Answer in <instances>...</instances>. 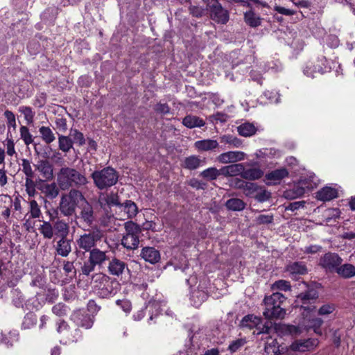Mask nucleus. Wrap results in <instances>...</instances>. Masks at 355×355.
<instances>
[{"mask_svg":"<svg viewBox=\"0 0 355 355\" xmlns=\"http://www.w3.org/2000/svg\"><path fill=\"white\" fill-rule=\"evenodd\" d=\"M89 182L86 176L75 168L62 167L57 175V183L62 190H66L73 186L80 187Z\"/></svg>","mask_w":355,"mask_h":355,"instance_id":"1","label":"nucleus"},{"mask_svg":"<svg viewBox=\"0 0 355 355\" xmlns=\"http://www.w3.org/2000/svg\"><path fill=\"white\" fill-rule=\"evenodd\" d=\"M92 286L98 296L107 298L116 293L118 283L108 275L98 272L92 276Z\"/></svg>","mask_w":355,"mask_h":355,"instance_id":"2","label":"nucleus"},{"mask_svg":"<svg viewBox=\"0 0 355 355\" xmlns=\"http://www.w3.org/2000/svg\"><path fill=\"white\" fill-rule=\"evenodd\" d=\"M285 300V296L279 292H275L270 295L266 296L263 300L265 309L263 314L264 317L266 319H283L286 311L281 307V305Z\"/></svg>","mask_w":355,"mask_h":355,"instance_id":"3","label":"nucleus"},{"mask_svg":"<svg viewBox=\"0 0 355 355\" xmlns=\"http://www.w3.org/2000/svg\"><path fill=\"white\" fill-rule=\"evenodd\" d=\"M83 200H85V197L83 193L78 189H72L61 196L58 209L63 216H71L75 213L79 202Z\"/></svg>","mask_w":355,"mask_h":355,"instance_id":"4","label":"nucleus"},{"mask_svg":"<svg viewBox=\"0 0 355 355\" xmlns=\"http://www.w3.org/2000/svg\"><path fill=\"white\" fill-rule=\"evenodd\" d=\"M94 184L100 190L110 188L115 185L118 181L119 175L112 167H106L102 170L95 171L91 175Z\"/></svg>","mask_w":355,"mask_h":355,"instance_id":"5","label":"nucleus"},{"mask_svg":"<svg viewBox=\"0 0 355 355\" xmlns=\"http://www.w3.org/2000/svg\"><path fill=\"white\" fill-rule=\"evenodd\" d=\"M331 69L328 61L323 55L312 58L307 61L302 68L303 73L309 78H314L317 74H323Z\"/></svg>","mask_w":355,"mask_h":355,"instance_id":"6","label":"nucleus"},{"mask_svg":"<svg viewBox=\"0 0 355 355\" xmlns=\"http://www.w3.org/2000/svg\"><path fill=\"white\" fill-rule=\"evenodd\" d=\"M125 234L121 240L123 246L128 250H135L139 244V236L141 232V227L132 221L125 223Z\"/></svg>","mask_w":355,"mask_h":355,"instance_id":"7","label":"nucleus"},{"mask_svg":"<svg viewBox=\"0 0 355 355\" xmlns=\"http://www.w3.org/2000/svg\"><path fill=\"white\" fill-rule=\"evenodd\" d=\"M102 236V232L98 229L84 233L76 240L77 248L84 252H90L96 246V243L101 241Z\"/></svg>","mask_w":355,"mask_h":355,"instance_id":"8","label":"nucleus"},{"mask_svg":"<svg viewBox=\"0 0 355 355\" xmlns=\"http://www.w3.org/2000/svg\"><path fill=\"white\" fill-rule=\"evenodd\" d=\"M240 327L250 330L254 329L253 334L256 335L268 334L270 331V327L262 323L261 318L254 315L244 316L240 322Z\"/></svg>","mask_w":355,"mask_h":355,"instance_id":"9","label":"nucleus"},{"mask_svg":"<svg viewBox=\"0 0 355 355\" xmlns=\"http://www.w3.org/2000/svg\"><path fill=\"white\" fill-rule=\"evenodd\" d=\"M210 11L211 18L217 23L225 24L229 20V14L216 0H205Z\"/></svg>","mask_w":355,"mask_h":355,"instance_id":"10","label":"nucleus"},{"mask_svg":"<svg viewBox=\"0 0 355 355\" xmlns=\"http://www.w3.org/2000/svg\"><path fill=\"white\" fill-rule=\"evenodd\" d=\"M318 297V295L316 291L313 289L297 295L296 302L298 304H300L301 308L304 309L302 314L305 318L308 317L309 312L315 310V307L311 304V302H313Z\"/></svg>","mask_w":355,"mask_h":355,"instance_id":"11","label":"nucleus"},{"mask_svg":"<svg viewBox=\"0 0 355 355\" xmlns=\"http://www.w3.org/2000/svg\"><path fill=\"white\" fill-rule=\"evenodd\" d=\"M84 203L80 207V211L76 216V219L81 225L85 227H91L96 220V216L92 205L85 199Z\"/></svg>","mask_w":355,"mask_h":355,"instance_id":"12","label":"nucleus"},{"mask_svg":"<svg viewBox=\"0 0 355 355\" xmlns=\"http://www.w3.org/2000/svg\"><path fill=\"white\" fill-rule=\"evenodd\" d=\"M58 333L60 335V342L62 344H68L73 342H77L80 338V331L75 329L73 334H71L69 327L67 322L62 321L58 323L57 328Z\"/></svg>","mask_w":355,"mask_h":355,"instance_id":"13","label":"nucleus"},{"mask_svg":"<svg viewBox=\"0 0 355 355\" xmlns=\"http://www.w3.org/2000/svg\"><path fill=\"white\" fill-rule=\"evenodd\" d=\"M318 344L319 340L317 338L295 340L290 345L289 349L293 352H306L314 350Z\"/></svg>","mask_w":355,"mask_h":355,"instance_id":"14","label":"nucleus"},{"mask_svg":"<svg viewBox=\"0 0 355 355\" xmlns=\"http://www.w3.org/2000/svg\"><path fill=\"white\" fill-rule=\"evenodd\" d=\"M343 259L338 254L328 252L324 254L320 259V265L327 270H336L338 266L341 264Z\"/></svg>","mask_w":355,"mask_h":355,"instance_id":"15","label":"nucleus"},{"mask_svg":"<svg viewBox=\"0 0 355 355\" xmlns=\"http://www.w3.org/2000/svg\"><path fill=\"white\" fill-rule=\"evenodd\" d=\"M98 203L103 209L112 206H119V197L116 193L113 191L101 192L98 196Z\"/></svg>","mask_w":355,"mask_h":355,"instance_id":"16","label":"nucleus"},{"mask_svg":"<svg viewBox=\"0 0 355 355\" xmlns=\"http://www.w3.org/2000/svg\"><path fill=\"white\" fill-rule=\"evenodd\" d=\"M71 320L76 325L86 329H90L94 324V316L82 311H74L71 315Z\"/></svg>","mask_w":355,"mask_h":355,"instance_id":"17","label":"nucleus"},{"mask_svg":"<svg viewBox=\"0 0 355 355\" xmlns=\"http://www.w3.org/2000/svg\"><path fill=\"white\" fill-rule=\"evenodd\" d=\"M245 153L241 151H228L220 154L216 159L220 164H231L243 160Z\"/></svg>","mask_w":355,"mask_h":355,"instance_id":"18","label":"nucleus"},{"mask_svg":"<svg viewBox=\"0 0 355 355\" xmlns=\"http://www.w3.org/2000/svg\"><path fill=\"white\" fill-rule=\"evenodd\" d=\"M288 171L285 168H278L274 170L265 176L266 180L268 181L267 184H277L279 182L288 176Z\"/></svg>","mask_w":355,"mask_h":355,"instance_id":"19","label":"nucleus"},{"mask_svg":"<svg viewBox=\"0 0 355 355\" xmlns=\"http://www.w3.org/2000/svg\"><path fill=\"white\" fill-rule=\"evenodd\" d=\"M36 169L46 180H51L53 178V166L45 159L39 160L35 164Z\"/></svg>","mask_w":355,"mask_h":355,"instance_id":"20","label":"nucleus"},{"mask_svg":"<svg viewBox=\"0 0 355 355\" xmlns=\"http://www.w3.org/2000/svg\"><path fill=\"white\" fill-rule=\"evenodd\" d=\"M128 269L126 263L116 258L112 259L108 264L107 270L112 275L119 277Z\"/></svg>","mask_w":355,"mask_h":355,"instance_id":"21","label":"nucleus"},{"mask_svg":"<svg viewBox=\"0 0 355 355\" xmlns=\"http://www.w3.org/2000/svg\"><path fill=\"white\" fill-rule=\"evenodd\" d=\"M141 257L146 261L155 264L161 259L159 251L153 247H145L141 250Z\"/></svg>","mask_w":355,"mask_h":355,"instance_id":"22","label":"nucleus"},{"mask_svg":"<svg viewBox=\"0 0 355 355\" xmlns=\"http://www.w3.org/2000/svg\"><path fill=\"white\" fill-rule=\"evenodd\" d=\"M89 261H92L95 266H101L107 261L109 260V257L107 252L102 251L98 248H93L89 252Z\"/></svg>","mask_w":355,"mask_h":355,"instance_id":"23","label":"nucleus"},{"mask_svg":"<svg viewBox=\"0 0 355 355\" xmlns=\"http://www.w3.org/2000/svg\"><path fill=\"white\" fill-rule=\"evenodd\" d=\"M55 252L58 255L66 257L71 251V240L67 237L60 238L55 246Z\"/></svg>","mask_w":355,"mask_h":355,"instance_id":"24","label":"nucleus"},{"mask_svg":"<svg viewBox=\"0 0 355 355\" xmlns=\"http://www.w3.org/2000/svg\"><path fill=\"white\" fill-rule=\"evenodd\" d=\"M205 163V159H201L197 155H191L184 159L183 167L189 170H195L204 166Z\"/></svg>","mask_w":355,"mask_h":355,"instance_id":"25","label":"nucleus"},{"mask_svg":"<svg viewBox=\"0 0 355 355\" xmlns=\"http://www.w3.org/2000/svg\"><path fill=\"white\" fill-rule=\"evenodd\" d=\"M208 297L207 292L205 290L198 288L191 293L190 300L195 307L200 306Z\"/></svg>","mask_w":355,"mask_h":355,"instance_id":"26","label":"nucleus"},{"mask_svg":"<svg viewBox=\"0 0 355 355\" xmlns=\"http://www.w3.org/2000/svg\"><path fill=\"white\" fill-rule=\"evenodd\" d=\"M276 332L281 336L291 334L297 336L300 334L301 331L299 327L293 325H288L286 324H277L275 326Z\"/></svg>","mask_w":355,"mask_h":355,"instance_id":"27","label":"nucleus"},{"mask_svg":"<svg viewBox=\"0 0 355 355\" xmlns=\"http://www.w3.org/2000/svg\"><path fill=\"white\" fill-rule=\"evenodd\" d=\"M338 196L336 189L331 187H324L317 192V198L322 201H329Z\"/></svg>","mask_w":355,"mask_h":355,"instance_id":"28","label":"nucleus"},{"mask_svg":"<svg viewBox=\"0 0 355 355\" xmlns=\"http://www.w3.org/2000/svg\"><path fill=\"white\" fill-rule=\"evenodd\" d=\"M194 146L200 151H209L218 148L219 144L214 139H203L196 141Z\"/></svg>","mask_w":355,"mask_h":355,"instance_id":"29","label":"nucleus"},{"mask_svg":"<svg viewBox=\"0 0 355 355\" xmlns=\"http://www.w3.org/2000/svg\"><path fill=\"white\" fill-rule=\"evenodd\" d=\"M54 234L60 238L67 237L69 232V224L62 219H58L53 223Z\"/></svg>","mask_w":355,"mask_h":355,"instance_id":"30","label":"nucleus"},{"mask_svg":"<svg viewBox=\"0 0 355 355\" xmlns=\"http://www.w3.org/2000/svg\"><path fill=\"white\" fill-rule=\"evenodd\" d=\"M119 207L121 210L124 211L125 214H126L127 219L133 218L138 214L137 205L131 200H126L123 204L120 203Z\"/></svg>","mask_w":355,"mask_h":355,"instance_id":"31","label":"nucleus"},{"mask_svg":"<svg viewBox=\"0 0 355 355\" xmlns=\"http://www.w3.org/2000/svg\"><path fill=\"white\" fill-rule=\"evenodd\" d=\"M243 165L242 164H230L220 168L221 174L225 176H235L241 174L242 176Z\"/></svg>","mask_w":355,"mask_h":355,"instance_id":"32","label":"nucleus"},{"mask_svg":"<svg viewBox=\"0 0 355 355\" xmlns=\"http://www.w3.org/2000/svg\"><path fill=\"white\" fill-rule=\"evenodd\" d=\"M263 175V171L259 167H252L243 169L242 178L245 180H255Z\"/></svg>","mask_w":355,"mask_h":355,"instance_id":"33","label":"nucleus"},{"mask_svg":"<svg viewBox=\"0 0 355 355\" xmlns=\"http://www.w3.org/2000/svg\"><path fill=\"white\" fill-rule=\"evenodd\" d=\"M304 185H305L304 180H301L298 184H296L292 189L286 191V198L293 199L302 196L305 193V187Z\"/></svg>","mask_w":355,"mask_h":355,"instance_id":"34","label":"nucleus"},{"mask_svg":"<svg viewBox=\"0 0 355 355\" xmlns=\"http://www.w3.org/2000/svg\"><path fill=\"white\" fill-rule=\"evenodd\" d=\"M257 128L253 123L245 122L237 127L238 133L243 137H248L257 132Z\"/></svg>","mask_w":355,"mask_h":355,"instance_id":"35","label":"nucleus"},{"mask_svg":"<svg viewBox=\"0 0 355 355\" xmlns=\"http://www.w3.org/2000/svg\"><path fill=\"white\" fill-rule=\"evenodd\" d=\"M336 272L342 277L352 278L355 276V266L352 264L345 263L338 266Z\"/></svg>","mask_w":355,"mask_h":355,"instance_id":"36","label":"nucleus"},{"mask_svg":"<svg viewBox=\"0 0 355 355\" xmlns=\"http://www.w3.org/2000/svg\"><path fill=\"white\" fill-rule=\"evenodd\" d=\"M182 123L189 128H193L196 127H202L205 125V122L198 116L187 115L183 119Z\"/></svg>","mask_w":355,"mask_h":355,"instance_id":"37","label":"nucleus"},{"mask_svg":"<svg viewBox=\"0 0 355 355\" xmlns=\"http://www.w3.org/2000/svg\"><path fill=\"white\" fill-rule=\"evenodd\" d=\"M245 22L250 27L255 28L261 24L262 19L252 10L244 13Z\"/></svg>","mask_w":355,"mask_h":355,"instance_id":"38","label":"nucleus"},{"mask_svg":"<svg viewBox=\"0 0 355 355\" xmlns=\"http://www.w3.org/2000/svg\"><path fill=\"white\" fill-rule=\"evenodd\" d=\"M38 230L43 237L46 239H51L55 234L53 225L50 221L43 220Z\"/></svg>","mask_w":355,"mask_h":355,"instance_id":"39","label":"nucleus"},{"mask_svg":"<svg viewBox=\"0 0 355 355\" xmlns=\"http://www.w3.org/2000/svg\"><path fill=\"white\" fill-rule=\"evenodd\" d=\"M39 132L42 141L46 144H49L55 140V136L52 130L49 127H40Z\"/></svg>","mask_w":355,"mask_h":355,"instance_id":"40","label":"nucleus"},{"mask_svg":"<svg viewBox=\"0 0 355 355\" xmlns=\"http://www.w3.org/2000/svg\"><path fill=\"white\" fill-rule=\"evenodd\" d=\"M220 143L228 144L229 147L239 148L242 146V141L230 135H225L220 137Z\"/></svg>","mask_w":355,"mask_h":355,"instance_id":"41","label":"nucleus"},{"mask_svg":"<svg viewBox=\"0 0 355 355\" xmlns=\"http://www.w3.org/2000/svg\"><path fill=\"white\" fill-rule=\"evenodd\" d=\"M287 271L292 275H304L307 272L306 266L300 262H294L289 264L286 268Z\"/></svg>","mask_w":355,"mask_h":355,"instance_id":"42","label":"nucleus"},{"mask_svg":"<svg viewBox=\"0 0 355 355\" xmlns=\"http://www.w3.org/2000/svg\"><path fill=\"white\" fill-rule=\"evenodd\" d=\"M221 175L220 169L218 170L215 167H209L204 171H202L200 175L207 180H215L218 178L219 175Z\"/></svg>","mask_w":355,"mask_h":355,"instance_id":"43","label":"nucleus"},{"mask_svg":"<svg viewBox=\"0 0 355 355\" xmlns=\"http://www.w3.org/2000/svg\"><path fill=\"white\" fill-rule=\"evenodd\" d=\"M58 146L60 150L64 153H68L73 147V141L69 137L59 135Z\"/></svg>","mask_w":355,"mask_h":355,"instance_id":"44","label":"nucleus"},{"mask_svg":"<svg viewBox=\"0 0 355 355\" xmlns=\"http://www.w3.org/2000/svg\"><path fill=\"white\" fill-rule=\"evenodd\" d=\"M323 323V320L319 318H313L308 320L306 327L308 329H313L318 335H322L320 327Z\"/></svg>","mask_w":355,"mask_h":355,"instance_id":"45","label":"nucleus"},{"mask_svg":"<svg viewBox=\"0 0 355 355\" xmlns=\"http://www.w3.org/2000/svg\"><path fill=\"white\" fill-rule=\"evenodd\" d=\"M19 112L21 113L27 124H31L33 123L35 112L29 106H20L18 109Z\"/></svg>","mask_w":355,"mask_h":355,"instance_id":"46","label":"nucleus"},{"mask_svg":"<svg viewBox=\"0 0 355 355\" xmlns=\"http://www.w3.org/2000/svg\"><path fill=\"white\" fill-rule=\"evenodd\" d=\"M42 191L50 199H54L59 194V189L55 183L45 185Z\"/></svg>","mask_w":355,"mask_h":355,"instance_id":"47","label":"nucleus"},{"mask_svg":"<svg viewBox=\"0 0 355 355\" xmlns=\"http://www.w3.org/2000/svg\"><path fill=\"white\" fill-rule=\"evenodd\" d=\"M226 207L232 211H241L245 208V203L239 198H231L226 202Z\"/></svg>","mask_w":355,"mask_h":355,"instance_id":"48","label":"nucleus"},{"mask_svg":"<svg viewBox=\"0 0 355 355\" xmlns=\"http://www.w3.org/2000/svg\"><path fill=\"white\" fill-rule=\"evenodd\" d=\"M280 156V152L275 148H263L257 153V157L260 158H277Z\"/></svg>","mask_w":355,"mask_h":355,"instance_id":"49","label":"nucleus"},{"mask_svg":"<svg viewBox=\"0 0 355 355\" xmlns=\"http://www.w3.org/2000/svg\"><path fill=\"white\" fill-rule=\"evenodd\" d=\"M29 214L31 218H39L42 216L40 207L35 200L29 201Z\"/></svg>","mask_w":355,"mask_h":355,"instance_id":"50","label":"nucleus"},{"mask_svg":"<svg viewBox=\"0 0 355 355\" xmlns=\"http://www.w3.org/2000/svg\"><path fill=\"white\" fill-rule=\"evenodd\" d=\"M37 324V317L33 313H28L24 318L21 324V328L24 329H30Z\"/></svg>","mask_w":355,"mask_h":355,"instance_id":"51","label":"nucleus"},{"mask_svg":"<svg viewBox=\"0 0 355 355\" xmlns=\"http://www.w3.org/2000/svg\"><path fill=\"white\" fill-rule=\"evenodd\" d=\"M323 43L329 48L335 49L339 46L340 40L337 35L328 34L323 37Z\"/></svg>","mask_w":355,"mask_h":355,"instance_id":"52","label":"nucleus"},{"mask_svg":"<svg viewBox=\"0 0 355 355\" xmlns=\"http://www.w3.org/2000/svg\"><path fill=\"white\" fill-rule=\"evenodd\" d=\"M20 137L26 146H29L33 142V135L31 134L26 126L22 125L19 129Z\"/></svg>","mask_w":355,"mask_h":355,"instance_id":"53","label":"nucleus"},{"mask_svg":"<svg viewBox=\"0 0 355 355\" xmlns=\"http://www.w3.org/2000/svg\"><path fill=\"white\" fill-rule=\"evenodd\" d=\"M70 137L73 143L78 144L79 146H83L85 144L83 134L76 129H71L70 130Z\"/></svg>","mask_w":355,"mask_h":355,"instance_id":"54","label":"nucleus"},{"mask_svg":"<svg viewBox=\"0 0 355 355\" xmlns=\"http://www.w3.org/2000/svg\"><path fill=\"white\" fill-rule=\"evenodd\" d=\"M146 309H148L149 313H150L149 320H152L153 319V315L155 316L158 315L160 311V304L155 301H150L146 306Z\"/></svg>","mask_w":355,"mask_h":355,"instance_id":"55","label":"nucleus"},{"mask_svg":"<svg viewBox=\"0 0 355 355\" xmlns=\"http://www.w3.org/2000/svg\"><path fill=\"white\" fill-rule=\"evenodd\" d=\"M271 288L272 291L279 290L283 291H287L291 290V284L289 282L281 279L274 282L272 284Z\"/></svg>","mask_w":355,"mask_h":355,"instance_id":"56","label":"nucleus"},{"mask_svg":"<svg viewBox=\"0 0 355 355\" xmlns=\"http://www.w3.org/2000/svg\"><path fill=\"white\" fill-rule=\"evenodd\" d=\"M25 189L27 194L30 197L35 196L36 193L35 184L33 178H26L25 179Z\"/></svg>","mask_w":355,"mask_h":355,"instance_id":"57","label":"nucleus"},{"mask_svg":"<svg viewBox=\"0 0 355 355\" xmlns=\"http://www.w3.org/2000/svg\"><path fill=\"white\" fill-rule=\"evenodd\" d=\"M21 166L22 171L26 175V178H33L34 175V172L32 169L30 161L26 159H23L21 162Z\"/></svg>","mask_w":355,"mask_h":355,"instance_id":"58","label":"nucleus"},{"mask_svg":"<svg viewBox=\"0 0 355 355\" xmlns=\"http://www.w3.org/2000/svg\"><path fill=\"white\" fill-rule=\"evenodd\" d=\"M265 353L266 355H279V349L277 343L272 340L270 343H267L265 346Z\"/></svg>","mask_w":355,"mask_h":355,"instance_id":"59","label":"nucleus"},{"mask_svg":"<svg viewBox=\"0 0 355 355\" xmlns=\"http://www.w3.org/2000/svg\"><path fill=\"white\" fill-rule=\"evenodd\" d=\"M246 343L245 338H239L235 340H233L230 343L228 347V349L234 353L239 350L241 347H243Z\"/></svg>","mask_w":355,"mask_h":355,"instance_id":"60","label":"nucleus"},{"mask_svg":"<svg viewBox=\"0 0 355 355\" xmlns=\"http://www.w3.org/2000/svg\"><path fill=\"white\" fill-rule=\"evenodd\" d=\"M253 197L259 202H265L270 198V193L265 189L259 188Z\"/></svg>","mask_w":355,"mask_h":355,"instance_id":"61","label":"nucleus"},{"mask_svg":"<svg viewBox=\"0 0 355 355\" xmlns=\"http://www.w3.org/2000/svg\"><path fill=\"white\" fill-rule=\"evenodd\" d=\"M4 116L7 120V125L8 128H13V129L16 128V119L15 116L12 112L10 110H6L4 112Z\"/></svg>","mask_w":355,"mask_h":355,"instance_id":"62","label":"nucleus"},{"mask_svg":"<svg viewBox=\"0 0 355 355\" xmlns=\"http://www.w3.org/2000/svg\"><path fill=\"white\" fill-rule=\"evenodd\" d=\"M258 189V185L252 182H247L244 186V191L247 196H254Z\"/></svg>","mask_w":355,"mask_h":355,"instance_id":"63","label":"nucleus"},{"mask_svg":"<svg viewBox=\"0 0 355 355\" xmlns=\"http://www.w3.org/2000/svg\"><path fill=\"white\" fill-rule=\"evenodd\" d=\"M116 304L127 313H130L132 309L131 302L128 300H118L116 301Z\"/></svg>","mask_w":355,"mask_h":355,"instance_id":"64","label":"nucleus"}]
</instances>
